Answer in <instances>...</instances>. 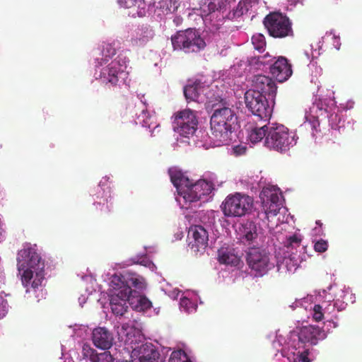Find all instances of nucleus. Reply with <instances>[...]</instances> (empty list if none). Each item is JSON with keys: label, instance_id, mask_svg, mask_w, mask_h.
Returning <instances> with one entry per match:
<instances>
[{"label": "nucleus", "instance_id": "nucleus-33", "mask_svg": "<svg viewBox=\"0 0 362 362\" xmlns=\"http://www.w3.org/2000/svg\"><path fill=\"white\" fill-rule=\"evenodd\" d=\"M148 41V37L147 35H141L136 34V36H134L130 40V43L133 47H142L145 45Z\"/></svg>", "mask_w": 362, "mask_h": 362}, {"label": "nucleus", "instance_id": "nucleus-40", "mask_svg": "<svg viewBox=\"0 0 362 362\" xmlns=\"http://www.w3.org/2000/svg\"><path fill=\"white\" fill-rule=\"evenodd\" d=\"M8 310V302L1 296H0V318L4 317Z\"/></svg>", "mask_w": 362, "mask_h": 362}, {"label": "nucleus", "instance_id": "nucleus-6", "mask_svg": "<svg viewBox=\"0 0 362 362\" xmlns=\"http://www.w3.org/2000/svg\"><path fill=\"white\" fill-rule=\"evenodd\" d=\"M245 103L248 111L259 122H267L269 120L274 104L264 95L258 94L255 91H246Z\"/></svg>", "mask_w": 362, "mask_h": 362}, {"label": "nucleus", "instance_id": "nucleus-47", "mask_svg": "<svg viewBox=\"0 0 362 362\" xmlns=\"http://www.w3.org/2000/svg\"><path fill=\"white\" fill-rule=\"evenodd\" d=\"M334 91H332L331 93H329V94H327V97L329 98V99H332V100H334Z\"/></svg>", "mask_w": 362, "mask_h": 362}, {"label": "nucleus", "instance_id": "nucleus-28", "mask_svg": "<svg viewBox=\"0 0 362 362\" xmlns=\"http://www.w3.org/2000/svg\"><path fill=\"white\" fill-rule=\"evenodd\" d=\"M281 205V201L269 202L268 204L262 203L266 218H269V216H276L279 212Z\"/></svg>", "mask_w": 362, "mask_h": 362}, {"label": "nucleus", "instance_id": "nucleus-48", "mask_svg": "<svg viewBox=\"0 0 362 362\" xmlns=\"http://www.w3.org/2000/svg\"><path fill=\"white\" fill-rule=\"evenodd\" d=\"M316 224L319 225V226H321L322 225V223L320 222V221H316Z\"/></svg>", "mask_w": 362, "mask_h": 362}, {"label": "nucleus", "instance_id": "nucleus-4", "mask_svg": "<svg viewBox=\"0 0 362 362\" xmlns=\"http://www.w3.org/2000/svg\"><path fill=\"white\" fill-rule=\"evenodd\" d=\"M171 42L174 50L181 51L185 54L199 53L206 46L204 39L194 28L177 31L171 37Z\"/></svg>", "mask_w": 362, "mask_h": 362}, {"label": "nucleus", "instance_id": "nucleus-42", "mask_svg": "<svg viewBox=\"0 0 362 362\" xmlns=\"http://www.w3.org/2000/svg\"><path fill=\"white\" fill-rule=\"evenodd\" d=\"M139 0H119V3L121 6L129 8L135 6L138 3Z\"/></svg>", "mask_w": 362, "mask_h": 362}, {"label": "nucleus", "instance_id": "nucleus-12", "mask_svg": "<svg viewBox=\"0 0 362 362\" xmlns=\"http://www.w3.org/2000/svg\"><path fill=\"white\" fill-rule=\"evenodd\" d=\"M212 190L213 185L211 182L200 180L194 184H192L190 182L187 188L183 189L180 193L182 195L185 202H195L210 194Z\"/></svg>", "mask_w": 362, "mask_h": 362}, {"label": "nucleus", "instance_id": "nucleus-37", "mask_svg": "<svg viewBox=\"0 0 362 362\" xmlns=\"http://www.w3.org/2000/svg\"><path fill=\"white\" fill-rule=\"evenodd\" d=\"M328 248L327 241L320 239L315 243L314 250L317 252H324Z\"/></svg>", "mask_w": 362, "mask_h": 362}, {"label": "nucleus", "instance_id": "nucleus-5", "mask_svg": "<svg viewBox=\"0 0 362 362\" xmlns=\"http://www.w3.org/2000/svg\"><path fill=\"white\" fill-rule=\"evenodd\" d=\"M245 260L250 274L262 277L274 267L270 254L260 247H250L246 253Z\"/></svg>", "mask_w": 362, "mask_h": 362}, {"label": "nucleus", "instance_id": "nucleus-16", "mask_svg": "<svg viewBox=\"0 0 362 362\" xmlns=\"http://www.w3.org/2000/svg\"><path fill=\"white\" fill-rule=\"evenodd\" d=\"M131 293L132 290L128 287L123 288L114 287L110 303L111 310L115 315L122 316L127 312L128 308L127 301L129 302Z\"/></svg>", "mask_w": 362, "mask_h": 362}, {"label": "nucleus", "instance_id": "nucleus-20", "mask_svg": "<svg viewBox=\"0 0 362 362\" xmlns=\"http://www.w3.org/2000/svg\"><path fill=\"white\" fill-rule=\"evenodd\" d=\"M120 281L121 285L117 288L128 287L131 290L136 291V289L143 290L146 286L145 279L143 276L128 271L122 274Z\"/></svg>", "mask_w": 362, "mask_h": 362}, {"label": "nucleus", "instance_id": "nucleus-7", "mask_svg": "<svg viewBox=\"0 0 362 362\" xmlns=\"http://www.w3.org/2000/svg\"><path fill=\"white\" fill-rule=\"evenodd\" d=\"M253 206V198L240 192L228 195L222 203L223 214L228 217H242L249 214Z\"/></svg>", "mask_w": 362, "mask_h": 362}, {"label": "nucleus", "instance_id": "nucleus-13", "mask_svg": "<svg viewBox=\"0 0 362 362\" xmlns=\"http://www.w3.org/2000/svg\"><path fill=\"white\" fill-rule=\"evenodd\" d=\"M297 337L298 344L295 345L296 349H305L306 344L315 345L318 340L324 339L326 337V333L318 326L309 325L303 327L298 333Z\"/></svg>", "mask_w": 362, "mask_h": 362}, {"label": "nucleus", "instance_id": "nucleus-49", "mask_svg": "<svg viewBox=\"0 0 362 362\" xmlns=\"http://www.w3.org/2000/svg\"><path fill=\"white\" fill-rule=\"evenodd\" d=\"M187 301H188V299H183V300H182L181 303L182 304V303H185Z\"/></svg>", "mask_w": 362, "mask_h": 362}, {"label": "nucleus", "instance_id": "nucleus-39", "mask_svg": "<svg viewBox=\"0 0 362 362\" xmlns=\"http://www.w3.org/2000/svg\"><path fill=\"white\" fill-rule=\"evenodd\" d=\"M116 54V49L111 44H106L103 47V55L105 57H112Z\"/></svg>", "mask_w": 362, "mask_h": 362}, {"label": "nucleus", "instance_id": "nucleus-46", "mask_svg": "<svg viewBox=\"0 0 362 362\" xmlns=\"http://www.w3.org/2000/svg\"><path fill=\"white\" fill-rule=\"evenodd\" d=\"M291 5H296L298 3L303 4L305 0H287Z\"/></svg>", "mask_w": 362, "mask_h": 362}, {"label": "nucleus", "instance_id": "nucleus-8", "mask_svg": "<svg viewBox=\"0 0 362 362\" xmlns=\"http://www.w3.org/2000/svg\"><path fill=\"white\" fill-rule=\"evenodd\" d=\"M226 6V0H205L204 5L201 6L200 15L211 30L220 29L223 22V12Z\"/></svg>", "mask_w": 362, "mask_h": 362}, {"label": "nucleus", "instance_id": "nucleus-17", "mask_svg": "<svg viewBox=\"0 0 362 362\" xmlns=\"http://www.w3.org/2000/svg\"><path fill=\"white\" fill-rule=\"evenodd\" d=\"M270 73L279 82H284L292 75L291 65L284 57H279L270 66Z\"/></svg>", "mask_w": 362, "mask_h": 362}, {"label": "nucleus", "instance_id": "nucleus-18", "mask_svg": "<svg viewBox=\"0 0 362 362\" xmlns=\"http://www.w3.org/2000/svg\"><path fill=\"white\" fill-rule=\"evenodd\" d=\"M92 341L97 348L107 350L113 345L114 337L107 328L98 327L92 332Z\"/></svg>", "mask_w": 362, "mask_h": 362}, {"label": "nucleus", "instance_id": "nucleus-32", "mask_svg": "<svg viewBox=\"0 0 362 362\" xmlns=\"http://www.w3.org/2000/svg\"><path fill=\"white\" fill-rule=\"evenodd\" d=\"M168 362H191L187 354L182 350L174 351L172 352Z\"/></svg>", "mask_w": 362, "mask_h": 362}, {"label": "nucleus", "instance_id": "nucleus-35", "mask_svg": "<svg viewBox=\"0 0 362 362\" xmlns=\"http://www.w3.org/2000/svg\"><path fill=\"white\" fill-rule=\"evenodd\" d=\"M249 6L250 4L245 1H240L235 9L233 10L234 17H240L247 13L249 10Z\"/></svg>", "mask_w": 362, "mask_h": 362}, {"label": "nucleus", "instance_id": "nucleus-9", "mask_svg": "<svg viewBox=\"0 0 362 362\" xmlns=\"http://www.w3.org/2000/svg\"><path fill=\"white\" fill-rule=\"evenodd\" d=\"M263 24L272 37L284 38L293 35L291 21L288 17L281 13H269L264 17Z\"/></svg>", "mask_w": 362, "mask_h": 362}, {"label": "nucleus", "instance_id": "nucleus-3", "mask_svg": "<svg viewBox=\"0 0 362 362\" xmlns=\"http://www.w3.org/2000/svg\"><path fill=\"white\" fill-rule=\"evenodd\" d=\"M268 131L264 144L270 150L285 153L296 144L298 138L296 134L283 124L272 123Z\"/></svg>", "mask_w": 362, "mask_h": 362}, {"label": "nucleus", "instance_id": "nucleus-44", "mask_svg": "<svg viewBox=\"0 0 362 362\" xmlns=\"http://www.w3.org/2000/svg\"><path fill=\"white\" fill-rule=\"evenodd\" d=\"M308 350L305 349L303 352H301L299 355V359L303 362H310L309 358H308Z\"/></svg>", "mask_w": 362, "mask_h": 362}, {"label": "nucleus", "instance_id": "nucleus-24", "mask_svg": "<svg viewBox=\"0 0 362 362\" xmlns=\"http://www.w3.org/2000/svg\"><path fill=\"white\" fill-rule=\"evenodd\" d=\"M203 88L202 83L198 80L186 85L184 88V95L187 102L197 101Z\"/></svg>", "mask_w": 362, "mask_h": 362}, {"label": "nucleus", "instance_id": "nucleus-41", "mask_svg": "<svg viewBox=\"0 0 362 362\" xmlns=\"http://www.w3.org/2000/svg\"><path fill=\"white\" fill-rule=\"evenodd\" d=\"M246 151L247 147L245 145H236L234 146L232 148L233 153L236 156L245 154Z\"/></svg>", "mask_w": 362, "mask_h": 362}, {"label": "nucleus", "instance_id": "nucleus-27", "mask_svg": "<svg viewBox=\"0 0 362 362\" xmlns=\"http://www.w3.org/2000/svg\"><path fill=\"white\" fill-rule=\"evenodd\" d=\"M241 235L249 243L257 238V225L253 221H247L240 228Z\"/></svg>", "mask_w": 362, "mask_h": 362}, {"label": "nucleus", "instance_id": "nucleus-26", "mask_svg": "<svg viewBox=\"0 0 362 362\" xmlns=\"http://www.w3.org/2000/svg\"><path fill=\"white\" fill-rule=\"evenodd\" d=\"M281 194L279 189L274 186L264 187L260 194V198L262 203L268 204L269 202L281 201Z\"/></svg>", "mask_w": 362, "mask_h": 362}, {"label": "nucleus", "instance_id": "nucleus-21", "mask_svg": "<svg viewBox=\"0 0 362 362\" xmlns=\"http://www.w3.org/2000/svg\"><path fill=\"white\" fill-rule=\"evenodd\" d=\"M218 261L220 264L237 267L241 262V257L234 247L223 246L218 250Z\"/></svg>", "mask_w": 362, "mask_h": 362}, {"label": "nucleus", "instance_id": "nucleus-31", "mask_svg": "<svg viewBox=\"0 0 362 362\" xmlns=\"http://www.w3.org/2000/svg\"><path fill=\"white\" fill-rule=\"evenodd\" d=\"M302 242V236L300 234L295 233L286 238V247L288 249H293L300 247Z\"/></svg>", "mask_w": 362, "mask_h": 362}, {"label": "nucleus", "instance_id": "nucleus-2", "mask_svg": "<svg viewBox=\"0 0 362 362\" xmlns=\"http://www.w3.org/2000/svg\"><path fill=\"white\" fill-rule=\"evenodd\" d=\"M237 120L235 112L229 107H224L214 110L210 120L209 136L214 146L227 145L232 141Z\"/></svg>", "mask_w": 362, "mask_h": 362}, {"label": "nucleus", "instance_id": "nucleus-38", "mask_svg": "<svg viewBox=\"0 0 362 362\" xmlns=\"http://www.w3.org/2000/svg\"><path fill=\"white\" fill-rule=\"evenodd\" d=\"M132 261L135 264H139L146 267H150L153 264L152 262L146 255L136 257L132 259Z\"/></svg>", "mask_w": 362, "mask_h": 362}, {"label": "nucleus", "instance_id": "nucleus-45", "mask_svg": "<svg viewBox=\"0 0 362 362\" xmlns=\"http://www.w3.org/2000/svg\"><path fill=\"white\" fill-rule=\"evenodd\" d=\"M267 57H269V58L271 57V56L268 53H267L266 54H264V56L262 57V60L259 59L260 62L262 64H266V63L269 62V61L265 60Z\"/></svg>", "mask_w": 362, "mask_h": 362}, {"label": "nucleus", "instance_id": "nucleus-15", "mask_svg": "<svg viewBox=\"0 0 362 362\" xmlns=\"http://www.w3.org/2000/svg\"><path fill=\"white\" fill-rule=\"evenodd\" d=\"M252 89L247 91H255L258 94L264 95L274 104L276 95L277 86L276 83L269 76L257 75L252 80Z\"/></svg>", "mask_w": 362, "mask_h": 362}, {"label": "nucleus", "instance_id": "nucleus-10", "mask_svg": "<svg viewBox=\"0 0 362 362\" xmlns=\"http://www.w3.org/2000/svg\"><path fill=\"white\" fill-rule=\"evenodd\" d=\"M172 119L174 131L182 136L189 138L197 130L198 117L196 112L190 109L175 112Z\"/></svg>", "mask_w": 362, "mask_h": 362}, {"label": "nucleus", "instance_id": "nucleus-14", "mask_svg": "<svg viewBox=\"0 0 362 362\" xmlns=\"http://www.w3.org/2000/svg\"><path fill=\"white\" fill-rule=\"evenodd\" d=\"M189 247L194 255L203 253L208 245L209 235L202 226H194L188 231Z\"/></svg>", "mask_w": 362, "mask_h": 362}, {"label": "nucleus", "instance_id": "nucleus-23", "mask_svg": "<svg viewBox=\"0 0 362 362\" xmlns=\"http://www.w3.org/2000/svg\"><path fill=\"white\" fill-rule=\"evenodd\" d=\"M129 303L138 311H144L152 305L151 302L145 296L139 295L136 291L133 290L129 298Z\"/></svg>", "mask_w": 362, "mask_h": 362}, {"label": "nucleus", "instance_id": "nucleus-36", "mask_svg": "<svg viewBox=\"0 0 362 362\" xmlns=\"http://www.w3.org/2000/svg\"><path fill=\"white\" fill-rule=\"evenodd\" d=\"M313 311V318L315 321L320 322L324 318L323 305H315Z\"/></svg>", "mask_w": 362, "mask_h": 362}, {"label": "nucleus", "instance_id": "nucleus-34", "mask_svg": "<svg viewBox=\"0 0 362 362\" xmlns=\"http://www.w3.org/2000/svg\"><path fill=\"white\" fill-rule=\"evenodd\" d=\"M341 115L337 112H332L329 116V122L334 129H339L341 127Z\"/></svg>", "mask_w": 362, "mask_h": 362}, {"label": "nucleus", "instance_id": "nucleus-29", "mask_svg": "<svg viewBox=\"0 0 362 362\" xmlns=\"http://www.w3.org/2000/svg\"><path fill=\"white\" fill-rule=\"evenodd\" d=\"M94 206L98 211V214L100 216L108 215L112 209V206L108 204L107 199H103V202H95Z\"/></svg>", "mask_w": 362, "mask_h": 362}, {"label": "nucleus", "instance_id": "nucleus-30", "mask_svg": "<svg viewBox=\"0 0 362 362\" xmlns=\"http://www.w3.org/2000/svg\"><path fill=\"white\" fill-rule=\"evenodd\" d=\"M252 43L255 49L259 52H262L266 47L265 37L262 34L257 33L252 37Z\"/></svg>", "mask_w": 362, "mask_h": 362}, {"label": "nucleus", "instance_id": "nucleus-25", "mask_svg": "<svg viewBox=\"0 0 362 362\" xmlns=\"http://www.w3.org/2000/svg\"><path fill=\"white\" fill-rule=\"evenodd\" d=\"M169 174L170 180L174 186L177 189H180L181 192L183 189H186L189 185L190 180L186 177L182 172L177 169H170Z\"/></svg>", "mask_w": 362, "mask_h": 362}, {"label": "nucleus", "instance_id": "nucleus-1", "mask_svg": "<svg viewBox=\"0 0 362 362\" xmlns=\"http://www.w3.org/2000/svg\"><path fill=\"white\" fill-rule=\"evenodd\" d=\"M17 261L24 286L31 284L32 288H37L41 286L45 279V263L37 250L30 245L25 246L18 251Z\"/></svg>", "mask_w": 362, "mask_h": 362}, {"label": "nucleus", "instance_id": "nucleus-43", "mask_svg": "<svg viewBox=\"0 0 362 362\" xmlns=\"http://www.w3.org/2000/svg\"><path fill=\"white\" fill-rule=\"evenodd\" d=\"M323 305V310L325 313H331L334 309V307H335V303L334 304H332V303H327L326 302H324L322 303Z\"/></svg>", "mask_w": 362, "mask_h": 362}, {"label": "nucleus", "instance_id": "nucleus-19", "mask_svg": "<svg viewBox=\"0 0 362 362\" xmlns=\"http://www.w3.org/2000/svg\"><path fill=\"white\" fill-rule=\"evenodd\" d=\"M271 124L269 122H260L259 124L250 122L247 127V138L249 141L252 144L260 142L263 139L265 141L269 134L268 129Z\"/></svg>", "mask_w": 362, "mask_h": 362}, {"label": "nucleus", "instance_id": "nucleus-11", "mask_svg": "<svg viewBox=\"0 0 362 362\" xmlns=\"http://www.w3.org/2000/svg\"><path fill=\"white\" fill-rule=\"evenodd\" d=\"M126 68L125 64H122L119 60L115 59L102 69L100 76L104 83L120 87L126 83L128 78L129 74Z\"/></svg>", "mask_w": 362, "mask_h": 362}, {"label": "nucleus", "instance_id": "nucleus-22", "mask_svg": "<svg viewBox=\"0 0 362 362\" xmlns=\"http://www.w3.org/2000/svg\"><path fill=\"white\" fill-rule=\"evenodd\" d=\"M82 356L90 362H112L113 357L109 351L98 353L89 344H84L82 346Z\"/></svg>", "mask_w": 362, "mask_h": 362}]
</instances>
